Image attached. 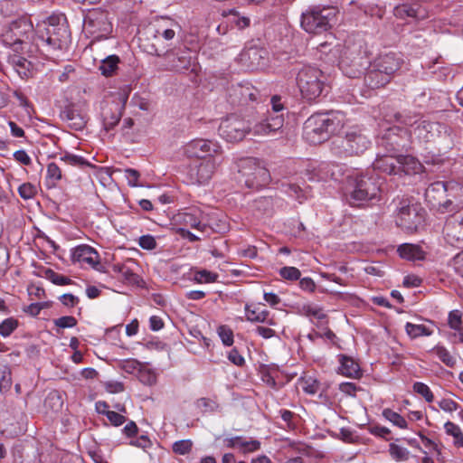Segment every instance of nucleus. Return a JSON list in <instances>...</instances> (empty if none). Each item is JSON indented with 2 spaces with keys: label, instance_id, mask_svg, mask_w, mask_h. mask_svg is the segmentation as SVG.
<instances>
[{
  "label": "nucleus",
  "instance_id": "obj_1",
  "mask_svg": "<svg viewBox=\"0 0 463 463\" xmlns=\"http://www.w3.org/2000/svg\"><path fill=\"white\" fill-rule=\"evenodd\" d=\"M71 42V32L64 21L56 22L55 18L50 17L35 27L33 44L48 58L59 57L61 52L69 49Z\"/></svg>",
  "mask_w": 463,
  "mask_h": 463
},
{
  "label": "nucleus",
  "instance_id": "obj_2",
  "mask_svg": "<svg viewBox=\"0 0 463 463\" xmlns=\"http://www.w3.org/2000/svg\"><path fill=\"white\" fill-rule=\"evenodd\" d=\"M338 14L334 6H310L301 14V27L308 33H323L337 23Z\"/></svg>",
  "mask_w": 463,
  "mask_h": 463
},
{
  "label": "nucleus",
  "instance_id": "obj_3",
  "mask_svg": "<svg viewBox=\"0 0 463 463\" xmlns=\"http://www.w3.org/2000/svg\"><path fill=\"white\" fill-rule=\"evenodd\" d=\"M396 224L408 232H416L425 222V210L409 198L394 200Z\"/></svg>",
  "mask_w": 463,
  "mask_h": 463
},
{
  "label": "nucleus",
  "instance_id": "obj_4",
  "mask_svg": "<svg viewBox=\"0 0 463 463\" xmlns=\"http://www.w3.org/2000/svg\"><path fill=\"white\" fill-rule=\"evenodd\" d=\"M325 80L326 77L322 71L312 66L302 67L296 79L302 97L308 101H314L320 97Z\"/></svg>",
  "mask_w": 463,
  "mask_h": 463
},
{
  "label": "nucleus",
  "instance_id": "obj_5",
  "mask_svg": "<svg viewBox=\"0 0 463 463\" xmlns=\"http://www.w3.org/2000/svg\"><path fill=\"white\" fill-rule=\"evenodd\" d=\"M222 163V157L197 160L186 167L185 178L189 184H207Z\"/></svg>",
  "mask_w": 463,
  "mask_h": 463
},
{
  "label": "nucleus",
  "instance_id": "obj_6",
  "mask_svg": "<svg viewBox=\"0 0 463 463\" xmlns=\"http://www.w3.org/2000/svg\"><path fill=\"white\" fill-rule=\"evenodd\" d=\"M349 183L353 187L350 197L354 201H370L380 195V179L375 176L367 175H351L349 176Z\"/></svg>",
  "mask_w": 463,
  "mask_h": 463
},
{
  "label": "nucleus",
  "instance_id": "obj_7",
  "mask_svg": "<svg viewBox=\"0 0 463 463\" xmlns=\"http://www.w3.org/2000/svg\"><path fill=\"white\" fill-rule=\"evenodd\" d=\"M163 57L165 62L164 64L165 71L176 73L196 72L197 71L195 58L193 57L189 48H170Z\"/></svg>",
  "mask_w": 463,
  "mask_h": 463
},
{
  "label": "nucleus",
  "instance_id": "obj_8",
  "mask_svg": "<svg viewBox=\"0 0 463 463\" xmlns=\"http://www.w3.org/2000/svg\"><path fill=\"white\" fill-rule=\"evenodd\" d=\"M84 30L95 39L108 38L112 32L109 13L100 8L89 11L84 17Z\"/></svg>",
  "mask_w": 463,
  "mask_h": 463
},
{
  "label": "nucleus",
  "instance_id": "obj_9",
  "mask_svg": "<svg viewBox=\"0 0 463 463\" xmlns=\"http://www.w3.org/2000/svg\"><path fill=\"white\" fill-rule=\"evenodd\" d=\"M240 172L244 177L246 186L260 189L268 185L270 182L269 170L255 158H247L243 161Z\"/></svg>",
  "mask_w": 463,
  "mask_h": 463
},
{
  "label": "nucleus",
  "instance_id": "obj_10",
  "mask_svg": "<svg viewBox=\"0 0 463 463\" xmlns=\"http://www.w3.org/2000/svg\"><path fill=\"white\" fill-rule=\"evenodd\" d=\"M339 142L337 154L346 156L363 154L370 145L368 137L357 127L346 131L345 137L340 138Z\"/></svg>",
  "mask_w": 463,
  "mask_h": 463
},
{
  "label": "nucleus",
  "instance_id": "obj_11",
  "mask_svg": "<svg viewBox=\"0 0 463 463\" xmlns=\"http://www.w3.org/2000/svg\"><path fill=\"white\" fill-rule=\"evenodd\" d=\"M250 131L249 122L235 114L222 119L219 126L220 136L228 142L241 141Z\"/></svg>",
  "mask_w": 463,
  "mask_h": 463
},
{
  "label": "nucleus",
  "instance_id": "obj_12",
  "mask_svg": "<svg viewBox=\"0 0 463 463\" xmlns=\"http://www.w3.org/2000/svg\"><path fill=\"white\" fill-rule=\"evenodd\" d=\"M184 154L190 158L199 160L208 157H222V149L220 144L210 139L197 138L188 142L184 146Z\"/></svg>",
  "mask_w": 463,
  "mask_h": 463
},
{
  "label": "nucleus",
  "instance_id": "obj_13",
  "mask_svg": "<svg viewBox=\"0 0 463 463\" xmlns=\"http://www.w3.org/2000/svg\"><path fill=\"white\" fill-rule=\"evenodd\" d=\"M181 32L182 27L179 23L170 17L162 16L149 24V34L157 33L170 48Z\"/></svg>",
  "mask_w": 463,
  "mask_h": 463
},
{
  "label": "nucleus",
  "instance_id": "obj_14",
  "mask_svg": "<svg viewBox=\"0 0 463 463\" xmlns=\"http://www.w3.org/2000/svg\"><path fill=\"white\" fill-rule=\"evenodd\" d=\"M138 42L139 47L150 55L164 56L170 49L157 33L149 34V24L139 32Z\"/></svg>",
  "mask_w": 463,
  "mask_h": 463
},
{
  "label": "nucleus",
  "instance_id": "obj_15",
  "mask_svg": "<svg viewBox=\"0 0 463 463\" xmlns=\"http://www.w3.org/2000/svg\"><path fill=\"white\" fill-rule=\"evenodd\" d=\"M326 122L324 114H317L308 118L304 126L306 137L313 143H321L327 139L330 133H327Z\"/></svg>",
  "mask_w": 463,
  "mask_h": 463
},
{
  "label": "nucleus",
  "instance_id": "obj_16",
  "mask_svg": "<svg viewBox=\"0 0 463 463\" xmlns=\"http://www.w3.org/2000/svg\"><path fill=\"white\" fill-rule=\"evenodd\" d=\"M284 121L282 113L279 115H272L270 112H268L266 118L255 124L251 131L255 136H274L282 134Z\"/></svg>",
  "mask_w": 463,
  "mask_h": 463
},
{
  "label": "nucleus",
  "instance_id": "obj_17",
  "mask_svg": "<svg viewBox=\"0 0 463 463\" xmlns=\"http://www.w3.org/2000/svg\"><path fill=\"white\" fill-rule=\"evenodd\" d=\"M368 60L366 57L357 53L354 56H348L346 53L340 61V68L343 72L349 78L360 77L368 66Z\"/></svg>",
  "mask_w": 463,
  "mask_h": 463
},
{
  "label": "nucleus",
  "instance_id": "obj_18",
  "mask_svg": "<svg viewBox=\"0 0 463 463\" xmlns=\"http://www.w3.org/2000/svg\"><path fill=\"white\" fill-rule=\"evenodd\" d=\"M241 61L249 70H260L267 64L268 52L256 46H250L241 52Z\"/></svg>",
  "mask_w": 463,
  "mask_h": 463
},
{
  "label": "nucleus",
  "instance_id": "obj_19",
  "mask_svg": "<svg viewBox=\"0 0 463 463\" xmlns=\"http://www.w3.org/2000/svg\"><path fill=\"white\" fill-rule=\"evenodd\" d=\"M452 185L451 183H446L442 181H437L430 184L425 191L426 199L430 202L434 206L443 205L448 208L449 205L452 204L450 200H442L446 197L447 192Z\"/></svg>",
  "mask_w": 463,
  "mask_h": 463
},
{
  "label": "nucleus",
  "instance_id": "obj_20",
  "mask_svg": "<svg viewBox=\"0 0 463 463\" xmlns=\"http://www.w3.org/2000/svg\"><path fill=\"white\" fill-rule=\"evenodd\" d=\"M376 68H380L392 78L401 69L403 59L400 53L388 52L378 56L374 61Z\"/></svg>",
  "mask_w": 463,
  "mask_h": 463
},
{
  "label": "nucleus",
  "instance_id": "obj_21",
  "mask_svg": "<svg viewBox=\"0 0 463 463\" xmlns=\"http://www.w3.org/2000/svg\"><path fill=\"white\" fill-rule=\"evenodd\" d=\"M14 33L16 34L17 38H20L22 45L28 44V41L35 36V28H33L32 21L26 17L22 16L13 21L10 24Z\"/></svg>",
  "mask_w": 463,
  "mask_h": 463
},
{
  "label": "nucleus",
  "instance_id": "obj_22",
  "mask_svg": "<svg viewBox=\"0 0 463 463\" xmlns=\"http://www.w3.org/2000/svg\"><path fill=\"white\" fill-rule=\"evenodd\" d=\"M72 261L80 264H88L93 269H98L99 255L98 251L89 245H80L73 250Z\"/></svg>",
  "mask_w": 463,
  "mask_h": 463
},
{
  "label": "nucleus",
  "instance_id": "obj_23",
  "mask_svg": "<svg viewBox=\"0 0 463 463\" xmlns=\"http://www.w3.org/2000/svg\"><path fill=\"white\" fill-rule=\"evenodd\" d=\"M444 238L448 243L458 249L463 248V228L451 218L448 219L443 227Z\"/></svg>",
  "mask_w": 463,
  "mask_h": 463
},
{
  "label": "nucleus",
  "instance_id": "obj_24",
  "mask_svg": "<svg viewBox=\"0 0 463 463\" xmlns=\"http://www.w3.org/2000/svg\"><path fill=\"white\" fill-rule=\"evenodd\" d=\"M394 15L401 19L414 18L423 20L428 17L426 8L419 4H402L394 7Z\"/></svg>",
  "mask_w": 463,
  "mask_h": 463
},
{
  "label": "nucleus",
  "instance_id": "obj_25",
  "mask_svg": "<svg viewBox=\"0 0 463 463\" xmlns=\"http://www.w3.org/2000/svg\"><path fill=\"white\" fill-rule=\"evenodd\" d=\"M438 131V124L420 118L419 123L409 130L411 137H415L420 142H430L435 137Z\"/></svg>",
  "mask_w": 463,
  "mask_h": 463
},
{
  "label": "nucleus",
  "instance_id": "obj_26",
  "mask_svg": "<svg viewBox=\"0 0 463 463\" xmlns=\"http://www.w3.org/2000/svg\"><path fill=\"white\" fill-rule=\"evenodd\" d=\"M392 78L373 62L371 69L365 73L364 82L371 89H378L388 84Z\"/></svg>",
  "mask_w": 463,
  "mask_h": 463
},
{
  "label": "nucleus",
  "instance_id": "obj_27",
  "mask_svg": "<svg viewBox=\"0 0 463 463\" xmlns=\"http://www.w3.org/2000/svg\"><path fill=\"white\" fill-rule=\"evenodd\" d=\"M226 446L231 449H238L242 454H247L258 451L261 443L257 439H246L241 436H235L226 439Z\"/></svg>",
  "mask_w": 463,
  "mask_h": 463
},
{
  "label": "nucleus",
  "instance_id": "obj_28",
  "mask_svg": "<svg viewBox=\"0 0 463 463\" xmlns=\"http://www.w3.org/2000/svg\"><path fill=\"white\" fill-rule=\"evenodd\" d=\"M123 109L124 104L120 105L119 103L108 105L103 109L102 117L105 130L113 129L118 125L121 118Z\"/></svg>",
  "mask_w": 463,
  "mask_h": 463
},
{
  "label": "nucleus",
  "instance_id": "obj_29",
  "mask_svg": "<svg viewBox=\"0 0 463 463\" xmlns=\"http://www.w3.org/2000/svg\"><path fill=\"white\" fill-rule=\"evenodd\" d=\"M374 170L387 175H398V156H378L373 163Z\"/></svg>",
  "mask_w": 463,
  "mask_h": 463
},
{
  "label": "nucleus",
  "instance_id": "obj_30",
  "mask_svg": "<svg viewBox=\"0 0 463 463\" xmlns=\"http://www.w3.org/2000/svg\"><path fill=\"white\" fill-rule=\"evenodd\" d=\"M61 118L75 130H81L87 123L86 115L80 113L74 106L66 107L61 112Z\"/></svg>",
  "mask_w": 463,
  "mask_h": 463
},
{
  "label": "nucleus",
  "instance_id": "obj_31",
  "mask_svg": "<svg viewBox=\"0 0 463 463\" xmlns=\"http://www.w3.org/2000/svg\"><path fill=\"white\" fill-rule=\"evenodd\" d=\"M397 252L402 259L410 261L422 260L425 259V251L418 244H401L397 249Z\"/></svg>",
  "mask_w": 463,
  "mask_h": 463
},
{
  "label": "nucleus",
  "instance_id": "obj_32",
  "mask_svg": "<svg viewBox=\"0 0 463 463\" xmlns=\"http://www.w3.org/2000/svg\"><path fill=\"white\" fill-rule=\"evenodd\" d=\"M420 162L412 156H398V174L403 172L406 175H415L421 171Z\"/></svg>",
  "mask_w": 463,
  "mask_h": 463
},
{
  "label": "nucleus",
  "instance_id": "obj_33",
  "mask_svg": "<svg viewBox=\"0 0 463 463\" xmlns=\"http://www.w3.org/2000/svg\"><path fill=\"white\" fill-rule=\"evenodd\" d=\"M201 215L202 213L199 210L189 209L188 212L180 215V220L184 225L196 229L202 232H205L209 227L207 224L202 223Z\"/></svg>",
  "mask_w": 463,
  "mask_h": 463
},
{
  "label": "nucleus",
  "instance_id": "obj_34",
  "mask_svg": "<svg viewBox=\"0 0 463 463\" xmlns=\"http://www.w3.org/2000/svg\"><path fill=\"white\" fill-rule=\"evenodd\" d=\"M340 373L351 378H360L362 373L359 364L351 357L342 354L339 356Z\"/></svg>",
  "mask_w": 463,
  "mask_h": 463
},
{
  "label": "nucleus",
  "instance_id": "obj_35",
  "mask_svg": "<svg viewBox=\"0 0 463 463\" xmlns=\"http://www.w3.org/2000/svg\"><path fill=\"white\" fill-rule=\"evenodd\" d=\"M8 64L21 77H28L31 68V62L18 53L8 55Z\"/></svg>",
  "mask_w": 463,
  "mask_h": 463
},
{
  "label": "nucleus",
  "instance_id": "obj_36",
  "mask_svg": "<svg viewBox=\"0 0 463 463\" xmlns=\"http://www.w3.org/2000/svg\"><path fill=\"white\" fill-rule=\"evenodd\" d=\"M325 120L326 121L327 133L336 134L345 125V115L340 111H332L324 114Z\"/></svg>",
  "mask_w": 463,
  "mask_h": 463
},
{
  "label": "nucleus",
  "instance_id": "obj_37",
  "mask_svg": "<svg viewBox=\"0 0 463 463\" xmlns=\"http://www.w3.org/2000/svg\"><path fill=\"white\" fill-rule=\"evenodd\" d=\"M246 318L248 321L256 323H267L269 326H275L273 318H269V311L267 309L260 310L259 307L251 309L248 305L245 307Z\"/></svg>",
  "mask_w": 463,
  "mask_h": 463
},
{
  "label": "nucleus",
  "instance_id": "obj_38",
  "mask_svg": "<svg viewBox=\"0 0 463 463\" xmlns=\"http://www.w3.org/2000/svg\"><path fill=\"white\" fill-rule=\"evenodd\" d=\"M233 92L240 96V101L243 103L256 101L260 96V91L250 83L239 84Z\"/></svg>",
  "mask_w": 463,
  "mask_h": 463
},
{
  "label": "nucleus",
  "instance_id": "obj_39",
  "mask_svg": "<svg viewBox=\"0 0 463 463\" xmlns=\"http://www.w3.org/2000/svg\"><path fill=\"white\" fill-rule=\"evenodd\" d=\"M341 171V167L333 163H321L318 166L320 178L325 180H338V177L342 175Z\"/></svg>",
  "mask_w": 463,
  "mask_h": 463
},
{
  "label": "nucleus",
  "instance_id": "obj_40",
  "mask_svg": "<svg viewBox=\"0 0 463 463\" xmlns=\"http://www.w3.org/2000/svg\"><path fill=\"white\" fill-rule=\"evenodd\" d=\"M62 178V172L56 163L47 165L45 184L47 188L55 187Z\"/></svg>",
  "mask_w": 463,
  "mask_h": 463
},
{
  "label": "nucleus",
  "instance_id": "obj_41",
  "mask_svg": "<svg viewBox=\"0 0 463 463\" xmlns=\"http://www.w3.org/2000/svg\"><path fill=\"white\" fill-rule=\"evenodd\" d=\"M120 60L118 56L113 54L106 57L101 61L99 71L106 77L112 76L118 70Z\"/></svg>",
  "mask_w": 463,
  "mask_h": 463
},
{
  "label": "nucleus",
  "instance_id": "obj_42",
  "mask_svg": "<svg viewBox=\"0 0 463 463\" xmlns=\"http://www.w3.org/2000/svg\"><path fill=\"white\" fill-rule=\"evenodd\" d=\"M2 42L5 45L12 47L14 52H18L19 51L24 50V46L20 43V38H17L16 34L14 33L10 25L2 33Z\"/></svg>",
  "mask_w": 463,
  "mask_h": 463
},
{
  "label": "nucleus",
  "instance_id": "obj_43",
  "mask_svg": "<svg viewBox=\"0 0 463 463\" xmlns=\"http://www.w3.org/2000/svg\"><path fill=\"white\" fill-rule=\"evenodd\" d=\"M445 432L454 438L453 444L458 448L463 447V433L458 425L452 421H447L444 424Z\"/></svg>",
  "mask_w": 463,
  "mask_h": 463
},
{
  "label": "nucleus",
  "instance_id": "obj_44",
  "mask_svg": "<svg viewBox=\"0 0 463 463\" xmlns=\"http://www.w3.org/2000/svg\"><path fill=\"white\" fill-rule=\"evenodd\" d=\"M219 276L217 273L207 269H198L193 272L192 280L198 284L216 282Z\"/></svg>",
  "mask_w": 463,
  "mask_h": 463
},
{
  "label": "nucleus",
  "instance_id": "obj_45",
  "mask_svg": "<svg viewBox=\"0 0 463 463\" xmlns=\"http://www.w3.org/2000/svg\"><path fill=\"white\" fill-rule=\"evenodd\" d=\"M273 199L269 196L260 197L254 202V208L260 214L269 215L273 213Z\"/></svg>",
  "mask_w": 463,
  "mask_h": 463
},
{
  "label": "nucleus",
  "instance_id": "obj_46",
  "mask_svg": "<svg viewBox=\"0 0 463 463\" xmlns=\"http://www.w3.org/2000/svg\"><path fill=\"white\" fill-rule=\"evenodd\" d=\"M282 187L288 196L298 200L299 203L307 199V192L296 184H283Z\"/></svg>",
  "mask_w": 463,
  "mask_h": 463
},
{
  "label": "nucleus",
  "instance_id": "obj_47",
  "mask_svg": "<svg viewBox=\"0 0 463 463\" xmlns=\"http://www.w3.org/2000/svg\"><path fill=\"white\" fill-rule=\"evenodd\" d=\"M43 277L58 286H65L72 283V280L70 278L57 273L52 269H45L43 270Z\"/></svg>",
  "mask_w": 463,
  "mask_h": 463
},
{
  "label": "nucleus",
  "instance_id": "obj_48",
  "mask_svg": "<svg viewBox=\"0 0 463 463\" xmlns=\"http://www.w3.org/2000/svg\"><path fill=\"white\" fill-rule=\"evenodd\" d=\"M405 330L408 335L411 338H417L422 335H430L432 333V331L424 325H415L409 322L405 325Z\"/></svg>",
  "mask_w": 463,
  "mask_h": 463
},
{
  "label": "nucleus",
  "instance_id": "obj_49",
  "mask_svg": "<svg viewBox=\"0 0 463 463\" xmlns=\"http://www.w3.org/2000/svg\"><path fill=\"white\" fill-rule=\"evenodd\" d=\"M389 453L395 461H406L410 458V451L406 448L401 447L395 443L389 445Z\"/></svg>",
  "mask_w": 463,
  "mask_h": 463
},
{
  "label": "nucleus",
  "instance_id": "obj_50",
  "mask_svg": "<svg viewBox=\"0 0 463 463\" xmlns=\"http://www.w3.org/2000/svg\"><path fill=\"white\" fill-rule=\"evenodd\" d=\"M383 416L400 429H407L408 427L406 420L398 412L393 411L391 409H384L383 411Z\"/></svg>",
  "mask_w": 463,
  "mask_h": 463
},
{
  "label": "nucleus",
  "instance_id": "obj_51",
  "mask_svg": "<svg viewBox=\"0 0 463 463\" xmlns=\"http://www.w3.org/2000/svg\"><path fill=\"white\" fill-rule=\"evenodd\" d=\"M12 373L8 366L0 368V392L6 393L12 386Z\"/></svg>",
  "mask_w": 463,
  "mask_h": 463
},
{
  "label": "nucleus",
  "instance_id": "obj_52",
  "mask_svg": "<svg viewBox=\"0 0 463 463\" xmlns=\"http://www.w3.org/2000/svg\"><path fill=\"white\" fill-rule=\"evenodd\" d=\"M398 130L399 128L396 127L390 128L382 138V145L386 146H389L390 150H394L396 146H400L401 144L398 138L396 137V131Z\"/></svg>",
  "mask_w": 463,
  "mask_h": 463
},
{
  "label": "nucleus",
  "instance_id": "obj_53",
  "mask_svg": "<svg viewBox=\"0 0 463 463\" xmlns=\"http://www.w3.org/2000/svg\"><path fill=\"white\" fill-rule=\"evenodd\" d=\"M19 326V322L14 317H8L3 320L0 323V335L3 337H8L10 336L14 331L16 330V328Z\"/></svg>",
  "mask_w": 463,
  "mask_h": 463
},
{
  "label": "nucleus",
  "instance_id": "obj_54",
  "mask_svg": "<svg viewBox=\"0 0 463 463\" xmlns=\"http://www.w3.org/2000/svg\"><path fill=\"white\" fill-rule=\"evenodd\" d=\"M18 7L13 0H0V14L5 18H11L17 13Z\"/></svg>",
  "mask_w": 463,
  "mask_h": 463
},
{
  "label": "nucleus",
  "instance_id": "obj_55",
  "mask_svg": "<svg viewBox=\"0 0 463 463\" xmlns=\"http://www.w3.org/2000/svg\"><path fill=\"white\" fill-rule=\"evenodd\" d=\"M433 353L438 358L449 367H453L456 364V358L450 354L449 350L443 346H436Z\"/></svg>",
  "mask_w": 463,
  "mask_h": 463
},
{
  "label": "nucleus",
  "instance_id": "obj_56",
  "mask_svg": "<svg viewBox=\"0 0 463 463\" xmlns=\"http://www.w3.org/2000/svg\"><path fill=\"white\" fill-rule=\"evenodd\" d=\"M37 193V186L30 182L24 183L18 187V194L24 200L33 199Z\"/></svg>",
  "mask_w": 463,
  "mask_h": 463
},
{
  "label": "nucleus",
  "instance_id": "obj_57",
  "mask_svg": "<svg viewBox=\"0 0 463 463\" xmlns=\"http://www.w3.org/2000/svg\"><path fill=\"white\" fill-rule=\"evenodd\" d=\"M113 270L118 273L124 279L129 282H133L137 279V275L134 273L131 268L126 263H117L113 266Z\"/></svg>",
  "mask_w": 463,
  "mask_h": 463
},
{
  "label": "nucleus",
  "instance_id": "obj_58",
  "mask_svg": "<svg viewBox=\"0 0 463 463\" xmlns=\"http://www.w3.org/2000/svg\"><path fill=\"white\" fill-rule=\"evenodd\" d=\"M301 387L306 393L314 395L319 392L320 383L313 377H306L301 381Z\"/></svg>",
  "mask_w": 463,
  "mask_h": 463
},
{
  "label": "nucleus",
  "instance_id": "obj_59",
  "mask_svg": "<svg viewBox=\"0 0 463 463\" xmlns=\"http://www.w3.org/2000/svg\"><path fill=\"white\" fill-rule=\"evenodd\" d=\"M301 312L309 317H315L318 320H322L326 317L323 309L317 305L306 304L303 305Z\"/></svg>",
  "mask_w": 463,
  "mask_h": 463
},
{
  "label": "nucleus",
  "instance_id": "obj_60",
  "mask_svg": "<svg viewBox=\"0 0 463 463\" xmlns=\"http://www.w3.org/2000/svg\"><path fill=\"white\" fill-rule=\"evenodd\" d=\"M60 160L64 162L65 164L80 167L90 165L84 157L70 153L64 154L62 156L60 157Z\"/></svg>",
  "mask_w": 463,
  "mask_h": 463
},
{
  "label": "nucleus",
  "instance_id": "obj_61",
  "mask_svg": "<svg viewBox=\"0 0 463 463\" xmlns=\"http://www.w3.org/2000/svg\"><path fill=\"white\" fill-rule=\"evenodd\" d=\"M412 388H413V391L416 393L422 396L426 400V402H431L434 400V395L427 384H425L421 382H416V383H414Z\"/></svg>",
  "mask_w": 463,
  "mask_h": 463
},
{
  "label": "nucleus",
  "instance_id": "obj_62",
  "mask_svg": "<svg viewBox=\"0 0 463 463\" xmlns=\"http://www.w3.org/2000/svg\"><path fill=\"white\" fill-rule=\"evenodd\" d=\"M192 448L193 442L191 439L177 440L172 446L173 451L178 455L188 454L192 450Z\"/></svg>",
  "mask_w": 463,
  "mask_h": 463
},
{
  "label": "nucleus",
  "instance_id": "obj_63",
  "mask_svg": "<svg viewBox=\"0 0 463 463\" xmlns=\"http://www.w3.org/2000/svg\"><path fill=\"white\" fill-rule=\"evenodd\" d=\"M217 333L222 342V344L226 346L232 345L234 340H233V332L232 330L227 326H220L217 328Z\"/></svg>",
  "mask_w": 463,
  "mask_h": 463
},
{
  "label": "nucleus",
  "instance_id": "obj_64",
  "mask_svg": "<svg viewBox=\"0 0 463 463\" xmlns=\"http://www.w3.org/2000/svg\"><path fill=\"white\" fill-rule=\"evenodd\" d=\"M196 407L204 412H213L218 409L219 405L214 400L203 397L196 401Z\"/></svg>",
  "mask_w": 463,
  "mask_h": 463
}]
</instances>
